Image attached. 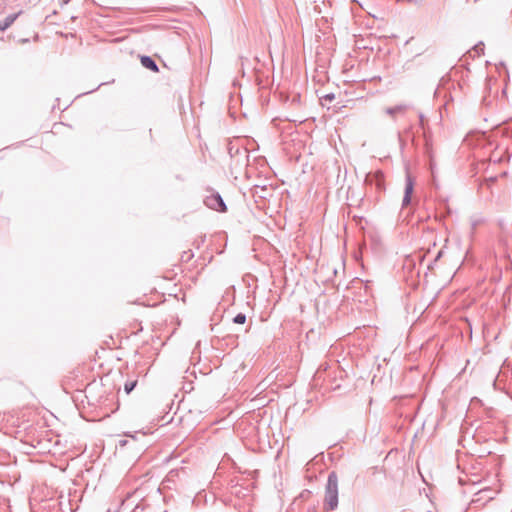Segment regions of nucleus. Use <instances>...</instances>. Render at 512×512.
Segmentation results:
<instances>
[{
	"label": "nucleus",
	"mask_w": 512,
	"mask_h": 512,
	"mask_svg": "<svg viewBox=\"0 0 512 512\" xmlns=\"http://www.w3.org/2000/svg\"><path fill=\"white\" fill-rule=\"evenodd\" d=\"M414 179L409 173L408 169L406 170V177H405V189H404V197L402 200V206L406 207L411 203V195L414 190Z\"/></svg>",
	"instance_id": "3"
},
{
	"label": "nucleus",
	"mask_w": 512,
	"mask_h": 512,
	"mask_svg": "<svg viewBox=\"0 0 512 512\" xmlns=\"http://www.w3.org/2000/svg\"><path fill=\"white\" fill-rule=\"evenodd\" d=\"M338 507V477L335 472L328 475L325 488L324 508L333 511Z\"/></svg>",
	"instance_id": "1"
},
{
	"label": "nucleus",
	"mask_w": 512,
	"mask_h": 512,
	"mask_svg": "<svg viewBox=\"0 0 512 512\" xmlns=\"http://www.w3.org/2000/svg\"><path fill=\"white\" fill-rule=\"evenodd\" d=\"M204 204L215 211L225 212L227 210L226 204L219 193H212L205 197Z\"/></svg>",
	"instance_id": "2"
},
{
	"label": "nucleus",
	"mask_w": 512,
	"mask_h": 512,
	"mask_svg": "<svg viewBox=\"0 0 512 512\" xmlns=\"http://www.w3.org/2000/svg\"><path fill=\"white\" fill-rule=\"evenodd\" d=\"M69 0H64L65 3H67Z\"/></svg>",
	"instance_id": "12"
},
{
	"label": "nucleus",
	"mask_w": 512,
	"mask_h": 512,
	"mask_svg": "<svg viewBox=\"0 0 512 512\" xmlns=\"http://www.w3.org/2000/svg\"><path fill=\"white\" fill-rule=\"evenodd\" d=\"M377 176L382 177V173H381V172H378V173H377Z\"/></svg>",
	"instance_id": "11"
},
{
	"label": "nucleus",
	"mask_w": 512,
	"mask_h": 512,
	"mask_svg": "<svg viewBox=\"0 0 512 512\" xmlns=\"http://www.w3.org/2000/svg\"><path fill=\"white\" fill-rule=\"evenodd\" d=\"M420 124L423 125L424 116L422 113L419 114Z\"/></svg>",
	"instance_id": "10"
},
{
	"label": "nucleus",
	"mask_w": 512,
	"mask_h": 512,
	"mask_svg": "<svg viewBox=\"0 0 512 512\" xmlns=\"http://www.w3.org/2000/svg\"><path fill=\"white\" fill-rule=\"evenodd\" d=\"M136 385H137V380L126 381L124 384V391L126 392V394H129L130 392H132L133 389L136 387Z\"/></svg>",
	"instance_id": "7"
},
{
	"label": "nucleus",
	"mask_w": 512,
	"mask_h": 512,
	"mask_svg": "<svg viewBox=\"0 0 512 512\" xmlns=\"http://www.w3.org/2000/svg\"><path fill=\"white\" fill-rule=\"evenodd\" d=\"M407 109L408 105L399 104L393 107L385 108L384 112L395 121L398 116H403L406 113Z\"/></svg>",
	"instance_id": "4"
},
{
	"label": "nucleus",
	"mask_w": 512,
	"mask_h": 512,
	"mask_svg": "<svg viewBox=\"0 0 512 512\" xmlns=\"http://www.w3.org/2000/svg\"><path fill=\"white\" fill-rule=\"evenodd\" d=\"M141 64L143 65V67H145L153 72H158V70H159L156 62L149 56H142Z\"/></svg>",
	"instance_id": "6"
},
{
	"label": "nucleus",
	"mask_w": 512,
	"mask_h": 512,
	"mask_svg": "<svg viewBox=\"0 0 512 512\" xmlns=\"http://www.w3.org/2000/svg\"><path fill=\"white\" fill-rule=\"evenodd\" d=\"M22 13V11H19L18 13L10 14L5 19L0 21V31H5L8 29L19 17V15Z\"/></svg>",
	"instance_id": "5"
},
{
	"label": "nucleus",
	"mask_w": 512,
	"mask_h": 512,
	"mask_svg": "<svg viewBox=\"0 0 512 512\" xmlns=\"http://www.w3.org/2000/svg\"><path fill=\"white\" fill-rule=\"evenodd\" d=\"M246 321V315L243 314V313H239L237 314L234 318H233V322L236 323V324H244Z\"/></svg>",
	"instance_id": "8"
},
{
	"label": "nucleus",
	"mask_w": 512,
	"mask_h": 512,
	"mask_svg": "<svg viewBox=\"0 0 512 512\" xmlns=\"http://www.w3.org/2000/svg\"><path fill=\"white\" fill-rule=\"evenodd\" d=\"M326 99L328 100H333L334 99V95L333 94H328L325 96Z\"/></svg>",
	"instance_id": "9"
}]
</instances>
